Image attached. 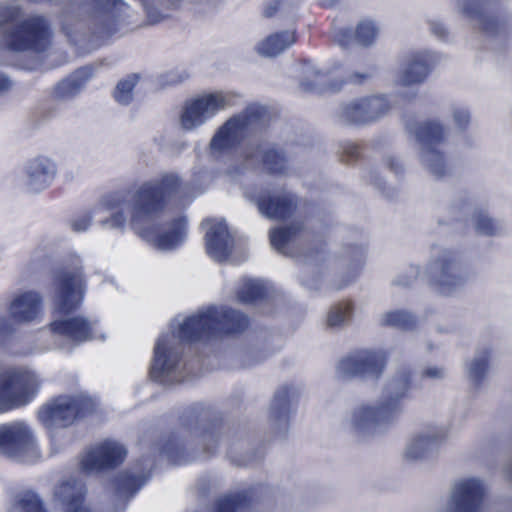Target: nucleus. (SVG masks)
Wrapping results in <instances>:
<instances>
[{"instance_id":"1","label":"nucleus","mask_w":512,"mask_h":512,"mask_svg":"<svg viewBox=\"0 0 512 512\" xmlns=\"http://www.w3.org/2000/svg\"><path fill=\"white\" fill-rule=\"evenodd\" d=\"M184 195V186L177 174H164L135 187L105 195L94 214L110 212L100 223L104 228L123 230L128 222L148 243L161 251L179 247L187 236V221L180 216L161 225L145 226L158 217L171 203H178Z\"/></svg>"},{"instance_id":"2","label":"nucleus","mask_w":512,"mask_h":512,"mask_svg":"<svg viewBox=\"0 0 512 512\" xmlns=\"http://www.w3.org/2000/svg\"><path fill=\"white\" fill-rule=\"evenodd\" d=\"M248 326V318L226 307L211 306L188 317L172 320L169 331L156 341L150 375L162 384L182 380L180 360L184 342L207 340L222 333L241 332Z\"/></svg>"},{"instance_id":"3","label":"nucleus","mask_w":512,"mask_h":512,"mask_svg":"<svg viewBox=\"0 0 512 512\" xmlns=\"http://www.w3.org/2000/svg\"><path fill=\"white\" fill-rule=\"evenodd\" d=\"M79 262L77 259V263ZM85 286L82 267L78 264L55 272L54 308L64 317L50 323L49 331L52 337L50 349L70 352L73 347L82 343L105 339V332L97 319L80 314L69 315L82 304Z\"/></svg>"},{"instance_id":"4","label":"nucleus","mask_w":512,"mask_h":512,"mask_svg":"<svg viewBox=\"0 0 512 512\" xmlns=\"http://www.w3.org/2000/svg\"><path fill=\"white\" fill-rule=\"evenodd\" d=\"M72 12L62 17V30L71 42L77 43L79 36L88 30L93 37L105 40L123 33L131 24V8L123 0H74Z\"/></svg>"},{"instance_id":"5","label":"nucleus","mask_w":512,"mask_h":512,"mask_svg":"<svg viewBox=\"0 0 512 512\" xmlns=\"http://www.w3.org/2000/svg\"><path fill=\"white\" fill-rule=\"evenodd\" d=\"M410 387L408 374H401L389 380L379 402L362 403L347 415L345 428L355 436L364 438L374 435L394 423L403 411L402 400Z\"/></svg>"},{"instance_id":"6","label":"nucleus","mask_w":512,"mask_h":512,"mask_svg":"<svg viewBox=\"0 0 512 512\" xmlns=\"http://www.w3.org/2000/svg\"><path fill=\"white\" fill-rule=\"evenodd\" d=\"M21 13L16 0H3L0 4V31L3 44L12 51H43L51 42L52 30L42 16H32L15 25Z\"/></svg>"},{"instance_id":"7","label":"nucleus","mask_w":512,"mask_h":512,"mask_svg":"<svg viewBox=\"0 0 512 512\" xmlns=\"http://www.w3.org/2000/svg\"><path fill=\"white\" fill-rule=\"evenodd\" d=\"M95 407L96 403L85 395L60 396L38 411V419L49 432L54 453L70 441L65 428L78 417L92 413Z\"/></svg>"},{"instance_id":"8","label":"nucleus","mask_w":512,"mask_h":512,"mask_svg":"<svg viewBox=\"0 0 512 512\" xmlns=\"http://www.w3.org/2000/svg\"><path fill=\"white\" fill-rule=\"evenodd\" d=\"M264 114L265 110L262 106L253 104L228 119L219 127L210 141L212 156L218 158L228 154L257 126Z\"/></svg>"},{"instance_id":"9","label":"nucleus","mask_w":512,"mask_h":512,"mask_svg":"<svg viewBox=\"0 0 512 512\" xmlns=\"http://www.w3.org/2000/svg\"><path fill=\"white\" fill-rule=\"evenodd\" d=\"M237 95L230 91L204 93L187 100L181 110L182 129L193 131L214 118L218 113L235 105Z\"/></svg>"},{"instance_id":"10","label":"nucleus","mask_w":512,"mask_h":512,"mask_svg":"<svg viewBox=\"0 0 512 512\" xmlns=\"http://www.w3.org/2000/svg\"><path fill=\"white\" fill-rule=\"evenodd\" d=\"M40 389L38 375L28 368H11L0 373V408L9 410L31 402Z\"/></svg>"},{"instance_id":"11","label":"nucleus","mask_w":512,"mask_h":512,"mask_svg":"<svg viewBox=\"0 0 512 512\" xmlns=\"http://www.w3.org/2000/svg\"><path fill=\"white\" fill-rule=\"evenodd\" d=\"M419 145L422 164L435 176L440 177L447 172V163L438 146L446 138V130L438 121H426L409 126Z\"/></svg>"},{"instance_id":"12","label":"nucleus","mask_w":512,"mask_h":512,"mask_svg":"<svg viewBox=\"0 0 512 512\" xmlns=\"http://www.w3.org/2000/svg\"><path fill=\"white\" fill-rule=\"evenodd\" d=\"M426 273L431 284L442 295H451L461 289L469 278V271L457 255L440 251L428 265Z\"/></svg>"},{"instance_id":"13","label":"nucleus","mask_w":512,"mask_h":512,"mask_svg":"<svg viewBox=\"0 0 512 512\" xmlns=\"http://www.w3.org/2000/svg\"><path fill=\"white\" fill-rule=\"evenodd\" d=\"M386 360L382 350H360L343 358L336 371L341 378L377 379L385 369Z\"/></svg>"},{"instance_id":"14","label":"nucleus","mask_w":512,"mask_h":512,"mask_svg":"<svg viewBox=\"0 0 512 512\" xmlns=\"http://www.w3.org/2000/svg\"><path fill=\"white\" fill-rule=\"evenodd\" d=\"M0 453L14 459L27 454L39 455L36 439L27 423L15 421L0 425Z\"/></svg>"},{"instance_id":"15","label":"nucleus","mask_w":512,"mask_h":512,"mask_svg":"<svg viewBox=\"0 0 512 512\" xmlns=\"http://www.w3.org/2000/svg\"><path fill=\"white\" fill-rule=\"evenodd\" d=\"M9 318L0 317V339L14 332V324H28L42 313V297L36 291L17 293L9 304Z\"/></svg>"},{"instance_id":"16","label":"nucleus","mask_w":512,"mask_h":512,"mask_svg":"<svg viewBox=\"0 0 512 512\" xmlns=\"http://www.w3.org/2000/svg\"><path fill=\"white\" fill-rule=\"evenodd\" d=\"M127 455L124 446L116 441L106 440L85 451L79 462L81 471L95 473L121 464Z\"/></svg>"},{"instance_id":"17","label":"nucleus","mask_w":512,"mask_h":512,"mask_svg":"<svg viewBox=\"0 0 512 512\" xmlns=\"http://www.w3.org/2000/svg\"><path fill=\"white\" fill-rule=\"evenodd\" d=\"M485 493V484L479 478L460 479L452 488L447 512H479Z\"/></svg>"},{"instance_id":"18","label":"nucleus","mask_w":512,"mask_h":512,"mask_svg":"<svg viewBox=\"0 0 512 512\" xmlns=\"http://www.w3.org/2000/svg\"><path fill=\"white\" fill-rule=\"evenodd\" d=\"M448 430L444 426H429L410 435L403 452L408 461H420L437 450L447 439Z\"/></svg>"},{"instance_id":"19","label":"nucleus","mask_w":512,"mask_h":512,"mask_svg":"<svg viewBox=\"0 0 512 512\" xmlns=\"http://www.w3.org/2000/svg\"><path fill=\"white\" fill-rule=\"evenodd\" d=\"M245 196L254 201L260 213L269 219H285L293 215L297 208V198L286 190H277L263 195L245 191Z\"/></svg>"},{"instance_id":"20","label":"nucleus","mask_w":512,"mask_h":512,"mask_svg":"<svg viewBox=\"0 0 512 512\" xmlns=\"http://www.w3.org/2000/svg\"><path fill=\"white\" fill-rule=\"evenodd\" d=\"M87 487L78 476L63 477L54 488L53 499L64 512H92L86 504Z\"/></svg>"},{"instance_id":"21","label":"nucleus","mask_w":512,"mask_h":512,"mask_svg":"<svg viewBox=\"0 0 512 512\" xmlns=\"http://www.w3.org/2000/svg\"><path fill=\"white\" fill-rule=\"evenodd\" d=\"M57 172L54 160L45 156L33 158L24 168V186L31 193H40L52 185Z\"/></svg>"},{"instance_id":"22","label":"nucleus","mask_w":512,"mask_h":512,"mask_svg":"<svg viewBox=\"0 0 512 512\" xmlns=\"http://www.w3.org/2000/svg\"><path fill=\"white\" fill-rule=\"evenodd\" d=\"M438 61V56L428 50L411 52L403 65L398 82L402 86L420 84L428 77Z\"/></svg>"},{"instance_id":"23","label":"nucleus","mask_w":512,"mask_h":512,"mask_svg":"<svg viewBox=\"0 0 512 512\" xmlns=\"http://www.w3.org/2000/svg\"><path fill=\"white\" fill-rule=\"evenodd\" d=\"M204 224L207 226L205 234L207 254L215 261L226 260L232 252L234 241L225 221L210 219Z\"/></svg>"},{"instance_id":"24","label":"nucleus","mask_w":512,"mask_h":512,"mask_svg":"<svg viewBox=\"0 0 512 512\" xmlns=\"http://www.w3.org/2000/svg\"><path fill=\"white\" fill-rule=\"evenodd\" d=\"M247 167H253L260 161L264 168L272 174H284L287 170V161L282 153L266 145H249L244 152Z\"/></svg>"},{"instance_id":"25","label":"nucleus","mask_w":512,"mask_h":512,"mask_svg":"<svg viewBox=\"0 0 512 512\" xmlns=\"http://www.w3.org/2000/svg\"><path fill=\"white\" fill-rule=\"evenodd\" d=\"M91 76L92 71L90 68L83 67L78 69L55 87L54 96L60 100L73 98L84 88Z\"/></svg>"},{"instance_id":"26","label":"nucleus","mask_w":512,"mask_h":512,"mask_svg":"<svg viewBox=\"0 0 512 512\" xmlns=\"http://www.w3.org/2000/svg\"><path fill=\"white\" fill-rule=\"evenodd\" d=\"M296 41L294 31H282L269 35L257 45V52L266 57H275Z\"/></svg>"},{"instance_id":"27","label":"nucleus","mask_w":512,"mask_h":512,"mask_svg":"<svg viewBox=\"0 0 512 512\" xmlns=\"http://www.w3.org/2000/svg\"><path fill=\"white\" fill-rule=\"evenodd\" d=\"M291 411V403L289 399V390L284 388L279 390L273 399L270 418L273 423L280 429H286Z\"/></svg>"},{"instance_id":"28","label":"nucleus","mask_w":512,"mask_h":512,"mask_svg":"<svg viewBox=\"0 0 512 512\" xmlns=\"http://www.w3.org/2000/svg\"><path fill=\"white\" fill-rule=\"evenodd\" d=\"M8 512H47L40 497L31 490L17 493L11 502Z\"/></svg>"},{"instance_id":"29","label":"nucleus","mask_w":512,"mask_h":512,"mask_svg":"<svg viewBox=\"0 0 512 512\" xmlns=\"http://www.w3.org/2000/svg\"><path fill=\"white\" fill-rule=\"evenodd\" d=\"M266 292L267 287L262 280L243 278L237 289V298L242 303H253L262 299Z\"/></svg>"},{"instance_id":"30","label":"nucleus","mask_w":512,"mask_h":512,"mask_svg":"<svg viewBox=\"0 0 512 512\" xmlns=\"http://www.w3.org/2000/svg\"><path fill=\"white\" fill-rule=\"evenodd\" d=\"M301 226L293 224L288 227L276 228L270 231V242L273 248L283 254H288L289 245L296 239Z\"/></svg>"},{"instance_id":"31","label":"nucleus","mask_w":512,"mask_h":512,"mask_svg":"<svg viewBox=\"0 0 512 512\" xmlns=\"http://www.w3.org/2000/svg\"><path fill=\"white\" fill-rule=\"evenodd\" d=\"M145 481L146 478L142 475L122 473L114 481L116 494L119 498L132 497L144 485Z\"/></svg>"},{"instance_id":"32","label":"nucleus","mask_w":512,"mask_h":512,"mask_svg":"<svg viewBox=\"0 0 512 512\" xmlns=\"http://www.w3.org/2000/svg\"><path fill=\"white\" fill-rule=\"evenodd\" d=\"M342 118L349 123L362 124L370 122L362 98L354 100L342 108Z\"/></svg>"},{"instance_id":"33","label":"nucleus","mask_w":512,"mask_h":512,"mask_svg":"<svg viewBox=\"0 0 512 512\" xmlns=\"http://www.w3.org/2000/svg\"><path fill=\"white\" fill-rule=\"evenodd\" d=\"M380 323L399 329H410L415 324V318L403 310L389 311L381 315Z\"/></svg>"},{"instance_id":"34","label":"nucleus","mask_w":512,"mask_h":512,"mask_svg":"<svg viewBox=\"0 0 512 512\" xmlns=\"http://www.w3.org/2000/svg\"><path fill=\"white\" fill-rule=\"evenodd\" d=\"M355 41L362 46L372 45L379 34L376 23L369 19L360 21L355 29Z\"/></svg>"},{"instance_id":"35","label":"nucleus","mask_w":512,"mask_h":512,"mask_svg":"<svg viewBox=\"0 0 512 512\" xmlns=\"http://www.w3.org/2000/svg\"><path fill=\"white\" fill-rule=\"evenodd\" d=\"M139 76L137 74L128 75L120 80L114 91L115 100L121 105H128L133 100V90L137 85Z\"/></svg>"},{"instance_id":"36","label":"nucleus","mask_w":512,"mask_h":512,"mask_svg":"<svg viewBox=\"0 0 512 512\" xmlns=\"http://www.w3.org/2000/svg\"><path fill=\"white\" fill-rule=\"evenodd\" d=\"M472 224L478 234L485 236L496 235L501 230L500 225L482 210L474 212Z\"/></svg>"},{"instance_id":"37","label":"nucleus","mask_w":512,"mask_h":512,"mask_svg":"<svg viewBox=\"0 0 512 512\" xmlns=\"http://www.w3.org/2000/svg\"><path fill=\"white\" fill-rule=\"evenodd\" d=\"M352 311L350 302H341L332 306L327 315L328 326L339 327L346 324L351 319Z\"/></svg>"},{"instance_id":"38","label":"nucleus","mask_w":512,"mask_h":512,"mask_svg":"<svg viewBox=\"0 0 512 512\" xmlns=\"http://www.w3.org/2000/svg\"><path fill=\"white\" fill-rule=\"evenodd\" d=\"M306 80L301 82L305 91H322L327 82V75L312 65L305 68Z\"/></svg>"},{"instance_id":"39","label":"nucleus","mask_w":512,"mask_h":512,"mask_svg":"<svg viewBox=\"0 0 512 512\" xmlns=\"http://www.w3.org/2000/svg\"><path fill=\"white\" fill-rule=\"evenodd\" d=\"M362 100L367 109L370 122L383 116L391 108L390 102L383 96L365 97Z\"/></svg>"},{"instance_id":"40","label":"nucleus","mask_w":512,"mask_h":512,"mask_svg":"<svg viewBox=\"0 0 512 512\" xmlns=\"http://www.w3.org/2000/svg\"><path fill=\"white\" fill-rule=\"evenodd\" d=\"M245 507L246 498L244 495H228L216 502L214 512H242Z\"/></svg>"},{"instance_id":"41","label":"nucleus","mask_w":512,"mask_h":512,"mask_svg":"<svg viewBox=\"0 0 512 512\" xmlns=\"http://www.w3.org/2000/svg\"><path fill=\"white\" fill-rule=\"evenodd\" d=\"M488 353H482L477 355L468 365L469 378L478 382L486 375L488 371Z\"/></svg>"},{"instance_id":"42","label":"nucleus","mask_w":512,"mask_h":512,"mask_svg":"<svg viewBox=\"0 0 512 512\" xmlns=\"http://www.w3.org/2000/svg\"><path fill=\"white\" fill-rule=\"evenodd\" d=\"M452 118L455 126L459 130H464L470 122V113L467 108L455 105L451 109Z\"/></svg>"},{"instance_id":"43","label":"nucleus","mask_w":512,"mask_h":512,"mask_svg":"<svg viewBox=\"0 0 512 512\" xmlns=\"http://www.w3.org/2000/svg\"><path fill=\"white\" fill-rule=\"evenodd\" d=\"M188 78V73L184 70H173L161 76L160 82L163 86L176 85L182 83Z\"/></svg>"},{"instance_id":"44","label":"nucleus","mask_w":512,"mask_h":512,"mask_svg":"<svg viewBox=\"0 0 512 512\" xmlns=\"http://www.w3.org/2000/svg\"><path fill=\"white\" fill-rule=\"evenodd\" d=\"M290 8V0H271L267 3L264 14L267 17H272L277 13H285Z\"/></svg>"},{"instance_id":"45","label":"nucleus","mask_w":512,"mask_h":512,"mask_svg":"<svg viewBox=\"0 0 512 512\" xmlns=\"http://www.w3.org/2000/svg\"><path fill=\"white\" fill-rule=\"evenodd\" d=\"M333 39L339 46L348 48L355 41V33L352 34L351 30L341 28L334 31Z\"/></svg>"},{"instance_id":"46","label":"nucleus","mask_w":512,"mask_h":512,"mask_svg":"<svg viewBox=\"0 0 512 512\" xmlns=\"http://www.w3.org/2000/svg\"><path fill=\"white\" fill-rule=\"evenodd\" d=\"M93 215L90 212L79 215L71 220V228L75 232L86 231L92 223Z\"/></svg>"},{"instance_id":"47","label":"nucleus","mask_w":512,"mask_h":512,"mask_svg":"<svg viewBox=\"0 0 512 512\" xmlns=\"http://www.w3.org/2000/svg\"><path fill=\"white\" fill-rule=\"evenodd\" d=\"M204 445L206 446V449L209 451V452H212V446H214V444L217 442V434L215 433L214 430H206V431H203L201 433L198 434Z\"/></svg>"},{"instance_id":"48","label":"nucleus","mask_w":512,"mask_h":512,"mask_svg":"<svg viewBox=\"0 0 512 512\" xmlns=\"http://www.w3.org/2000/svg\"><path fill=\"white\" fill-rule=\"evenodd\" d=\"M422 375L430 379H442L446 375V371L442 367L430 366L423 370Z\"/></svg>"},{"instance_id":"49","label":"nucleus","mask_w":512,"mask_h":512,"mask_svg":"<svg viewBox=\"0 0 512 512\" xmlns=\"http://www.w3.org/2000/svg\"><path fill=\"white\" fill-rule=\"evenodd\" d=\"M387 166L394 171L396 174H398L401 171V164L396 158H388L387 159Z\"/></svg>"},{"instance_id":"50","label":"nucleus","mask_w":512,"mask_h":512,"mask_svg":"<svg viewBox=\"0 0 512 512\" xmlns=\"http://www.w3.org/2000/svg\"><path fill=\"white\" fill-rule=\"evenodd\" d=\"M10 87V80L5 75L0 74V92L8 90Z\"/></svg>"},{"instance_id":"51","label":"nucleus","mask_w":512,"mask_h":512,"mask_svg":"<svg viewBox=\"0 0 512 512\" xmlns=\"http://www.w3.org/2000/svg\"><path fill=\"white\" fill-rule=\"evenodd\" d=\"M173 450H174V444L172 443V441H168L161 448V452L168 455L169 457H172Z\"/></svg>"},{"instance_id":"52","label":"nucleus","mask_w":512,"mask_h":512,"mask_svg":"<svg viewBox=\"0 0 512 512\" xmlns=\"http://www.w3.org/2000/svg\"><path fill=\"white\" fill-rule=\"evenodd\" d=\"M366 78L367 75L365 74H355L350 77V81L354 83H361Z\"/></svg>"},{"instance_id":"53","label":"nucleus","mask_w":512,"mask_h":512,"mask_svg":"<svg viewBox=\"0 0 512 512\" xmlns=\"http://www.w3.org/2000/svg\"><path fill=\"white\" fill-rule=\"evenodd\" d=\"M503 472L509 480H512V461L504 467Z\"/></svg>"},{"instance_id":"54","label":"nucleus","mask_w":512,"mask_h":512,"mask_svg":"<svg viewBox=\"0 0 512 512\" xmlns=\"http://www.w3.org/2000/svg\"><path fill=\"white\" fill-rule=\"evenodd\" d=\"M322 6H332L336 0H318Z\"/></svg>"},{"instance_id":"55","label":"nucleus","mask_w":512,"mask_h":512,"mask_svg":"<svg viewBox=\"0 0 512 512\" xmlns=\"http://www.w3.org/2000/svg\"><path fill=\"white\" fill-rule=\"evenodd\" d=\"M303 284L311 289H316L317 285L314 282H310L309 280H303Z\"/></svg>"},{"instance_id":"56","label":"nucleus","mask_w":512,"mask_h":512,"mask_svg":"<svg viewBox=\"0 0 512 512\" xmlns=\"http://www.w3.org/2000/svg\"><path fill=\"white\" fill-rule=\"evenodd\" d=\"M463 12L466 13L467 15H473L475 13L474 10H472L466 6H463Z\"/></svg>"},{"instance_id":"57","label":"nucleus","mask_w":512,"mask_h":512,"mask_svg":"<svg viewBox=\"0 0 512 512\" xmlns=\"http://www.w3.org/2000/svg\"><path fill=\"white\" fill-rule=\"evenodd\" d=\"M171 2H172L173 5H176L177 3L180 2V0H171Z\"/></svg>"},{"instance_id":"58","label":"nucleus","mask_w":512,"mask_h":512,"mask_svg":"<svg viewBox=\"0 0 512 512\" xmlns=\"http://www.w3.org/2000/svg\"><path fill=\"white\" fill-rule=\"evenodd\" d=\"M330 88H331L332 90H336V89H338V87H335V86H332V87H330Z\"/></svg>"}]
</instances>
